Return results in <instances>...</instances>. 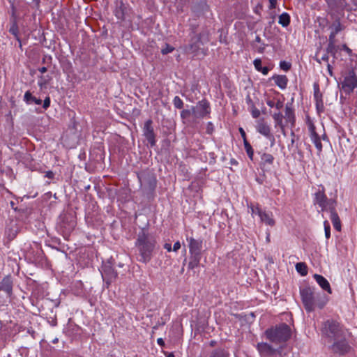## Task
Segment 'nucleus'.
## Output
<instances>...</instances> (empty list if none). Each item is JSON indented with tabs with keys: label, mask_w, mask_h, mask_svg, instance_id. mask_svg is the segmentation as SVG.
Instances as JSON below:
<instances>
[{
	"label": "nucleus",
	"mask_w": 357,
	"mask_h": 357,
	"mask_svg": "<svg viewBox=\"0 0 357 357\" xmlns=\"http://www.w3.org/2000/svg\"><path fill=\"white\" fill-rule=\"evenodd\" d=\"M275 84L281 89H284L288 83V79L286 75H274L272 77Z\"/></svg>",
	"instance_id": "obj_21"
},
{
	"label": "nucleus",
	"mask_w": 357,
	"mask_h": 357,
	"mask_svg": "<svg viewBox=\"0 0 357 357\" xmlns=\"http://www.w3.org/2000/svg\"><path fill=\"white\" fill-rule=\"evenodd\" d=\"M296 269L303 276L306 275L307 273V266L305 263H297L296 265Z\"/></svg>",
	"instance_id": "obj_33"
},
{
	"label": "nucleus",
	"mask_w": 357,
	"mask_h": 357,
	"mask_svg": "<svg viewBox=\"0 0 357 357\" xmlns=\"http://www.w3.org/2000/svg\"><path fill=\"white\" fill-rule=\"evenodd\" d=\"M10 227L11 228H8L6 232L8 233V237L10 239H13L15 237V236L17 234V227L16 226V224L13 222H10Z\"/></svg>",
	"instance_id": "obj_31"
},
{
	"label": "nucleus",
	"mask_w": 357,
	"mask_h": 357,
	"mask_svg": "<svg viewBox=\"0 0 357 357\" xmlns=\"http://www.w3.org/2000/svg\"><path fill=\"white\" fill-rule=\"evenodd\" d=\"M266 241L270 242V233L269 232L266 233Z\"/></svg>",
	"instance_id": "obj_61"
},
{
	"label": "nucleus",
	"mask_w": 357,
	"mask_h": 357,
	"mask_svg": "<svg viewBox=\"0 0 357 357\" xmlns=\"http://www.w3.org/2000/svg\"><path fill=\"white\" fill-rule=\"evenodd\" d=\"M181 248V243L179 241H176L173 246L172 250L177 252Z\"/></svg>",
	"instance_id": "obj_48"
},
{
	"label": "nucleus",
	"mask_w": 357,
	"mask_h": 357,
	"mask_svg": "<svg viewBox=\"0 0 357 357\" xmlns=\"http://www.w3.org/2000/svg\"><path fill=\"white\" fill-rule=\"evenodd\" d=\"M309 131H310V139L312 142L314 144L318 154H319L322 151V144L321 141V137L317 133L315 130V126L313 123H310L309 124Z\"/></svg>",
	"instance_id": "obj_11"
},
{
	"label": "nucleus",
	"mask_w": 357,
	"mask_h": 357,
	"mask_svg": "<svg viewBox=\"0 0 357 357\" xmlns=\"http://www.w3.org/2000/svg\"><path fill=\"white\" fill-rule=\"evenodd\" d=\"M244 147L245 149V151L249 157V158L252 160H253V155H254V151L250 145V144L248 142L247 139H245V142H243Z\"/></svg>",
	"instance_id": "obj_32"
},
{
	"label": "nucleus",
	"mask_w": 357,
	"mask_h": 357,
	"mask_svg": "<svg viewBox=\"0 0 357 357\" xmlns=\"http://www.w3.org/2000/svg\"><path fill=\"white\" fill-rule=\"evenodd\" d=\"M278 23L282 26L286 27L290 23V16L287 13H283L279 16Z\"/></svg>",
	"instance_id": "obj_30"
},
{
	"label": "nucleus",
	"mask_w": 357,
	"mask_h": 357,
	"mask_svg": "<svg viewBox=\"0 0 357 357\" xmlns=\"http://www.w3.org/2000/svg\"><path fill=\"white\" fill-rule=\"evenodd\" d=\"M153 121L151 119L147 120L144 123V126L143 128L144 135L145 136L147 141L150 143L151 146H154L155 144V134L153 131V128L152 127Z\"/></svg>",
	"instance_id": "obj_12"
},
{
	"label": "nucleus",
	"mask_w": 357,
	"mask_h": 357,
	"mask_svg": "<svg viewBox=\"0 0 357 357\" xmlns=\"http://www.w3.org/2000/svg\"><path fill=\"white\" fill-rule=\"evenodd\" d=\"M239 132H240L241 135L243 139V142H245V139H247L245 132L244 131V130L242 128H239Z\"/></svg>",
	"instance_id": "obj_50"
},
{
	"label": "nucleus",
	"mask_w": 357,
	"mask_h": 357,
	"mask_svg": "<svg viewBox=\"0 0 357 357\" xmlns=\"http://www.w3.org/2000/svg\"><path fill=\"white\" fill-rule=\"evenodd\" d=\"M328 211L330 212V218L333 223V227L337 231H340L341 230V222H340V218H339L337 213L335 211V208L332 209V210H328Z\"/></svg>",
	"instance_id": "obj_20"
},
{
	"label": "nucleus",
	"mask_w": 357,
	"mask_h": 357,
	"mask_svg": "<svg viewBox=\"0 0 357 357\" xmlns=\"http://www.w3.org/2000/svg\"><path fill=\"white\" fill-rule=\"evenodd\" d=\"M250 208H251L252 216H254L255 215H257L259 217L260 216V213L259 212H263L264 211L258 206H251Z\"/></svg>",
	"instance_id": "obj_40"
},
{
	"label": "nucleus",
	"mask_w": 357,
	"mask_h": 357,
	"mask_svg": "<svg viewBox=\"0 0 357 357\" xmlns=\"http://www.w3.org/2000/svg\"><path fill=\"white\" fill-rule=\"evenodd\" d=\"M273 119L275 121V127H279L282 132H284V126L283 124V115L280 112H275L273 115Z\"/></svg>",
	"instance_id": "obj_22"
},
{
	"label": "nucleus",
	"mask_w": 357,
	"mask_h": 357,
	"mask_svg": "<svg viewBox=\"0 0 357 357\" xmlns=\"http://www.w3.org/2000/svg\"><path fill=\"white\" fill-rule=\"evenodd\" d=\"M38 84L42 87L43 85H45L46 84V82L45 81H40L38 82Z\"/></svg>",
	"instance_id": "obj_60"
},
{
	"label": "nucleus",
	"mask_w": 357,
	"mask_h": 357,
	"mask_svg": "<svg viewBox=\"0 0 357 357\" xmlns=\"http://www.w3.org/2000/svg\"><path fill=\"white\" fill-rule=\"evenodd\" d=\"M256 129L258 132L264 135L268 139H274L273 135L271 132V127L265 121L264 119H260L257 121Z\"/></svg>",
	"instance_id": "obj_9"
},
{
	"label": "nucleus",
	"mask_w": 357,
	"mask_h": 357,
	"mask_svg": "<svg viewBox=\"0 0 357 357\" xmlns=\"http://www.w3.org/2000/svg\"><path fill=\"white\" fill-rule=\"evenodd\" d=\"M254 66L257 71H260L261 66V61L260 59H256L253 61Z\"/></svg>",
	"instance_id": "obj_44"
},
{
	"label": "nucleus",
	"mask_w": 357,
	"mask_h": 357,
	"mask_svg": "<svg viewBox=\"0 0 357 357\" xmlns=\"http://www.w3.org/2000/svg\"><path fill=\"white\" fill-rule=\"evenodd\" d=\"M328 299L324 295L321 296L320 294H317V298L315 299V307H317L321 309L326 305Z\"/></svg>",
	"instance_id": "obj_29"
},
{
	"label": "nucleus",
	"mask_w": 357,
	"mask_h": 357,
	"mask_svg": "<svg viewBox=\"0 0 357 357\" xmlns=\"http://www.w3.org/2000/svg\"><path fill=\"white\" fill-rule=\"evenodd\" d=\"M300 294L305 310L308 312L314 311L315 309V299L317 298V294L314 289L310 287L301 289Z\"/></svg>",
	"instance_id": "obj_3"
},
{
	"label": "nucleus",
	"mask_w": 357,
	"mask_h": 357,
	"mask_svg": "<svg viewBox=\"0 0 357 357\" xmlns=\"http://www.w3.org/2000/svg\"><path fill=\"white\" fill-rule=\"evenodd\" d=\"M279 93H277V95ZM266 102L270 107H275L276 109L280 110L284 106V98L281 99L278 98V96H273V98L268 96L266 99Z\"/></svg>",
	"instance_id": "obj_14"
},
{
	"label": "nucleus",
	"mask_w": 357,
	"mask_h": 357,
	"mask_svg": "<svg viewBox=\"0 0 357 357\" xmlns=\"http://www.w3.org/2000/svg\"><path fill=\"white\" fill-rule=\"evenodd\" d=\"M331 33H333L335 36L342 30V26L340 22H335L331 26H330Z\"/></svg>",
	"instance_id": "obj_34"
},
{
	"label": "nucleus",
	"mask_w": 357,
	"mask_h": 357,
	"mask_svg": "<svg viewBox=\"0 0 357 357\" xmlns=\"http://www.w3.org/2000/svg\"><path fill=\"white\" fill-rule=\"evenodd\" d=\"M342 48L345 50L348 53L351 52V50L349 47H347L345 45H342Z\"/></svg>",
	"instance_id": "obj_59"
},
{
	"label": "nucleus",
	"mask_w": 357,
	"mask_h": 357,
	"mask_svg": "<svg viewBox=\"0 0 357 357\" xmlns=\"http://www.w3.org/2000/svg\"><path fill=\"white\" fill-rule=\"evenodd\" d=\"M314 99L316 100V105L318 110L320 108L323 109L324 105L321 99V94L319 93V89L318 86H314Z\"/></svg>",
	"instance_id": "obj_25"
},
{
	"label": "nucleus",
	"mask_w": 357,
	"mask_h": 357,
	"mask_svg": "<svg viewBox=\"0 0 357 357\" xmlns=\"http://www.w3.org/2000/svg\"><path fill=\"white\" fill-rule=\"evenodd\" d=\"M328 72L330 73V75H332V71H331V66L330 64H328Z\"/></svg>",
	"instance_id": "obj_62"
},
{
	"label": "nucleus",
	"mask_w": 357,
	"mask_h": 357,
	"mask_svg": "<svg viewBox=\"0 0 357 357\" xmlns=\"http://www.w3.org/2000/svg\"><path fill=\"white\" fill-rule=\"evenodd\" d=\"M274 160V157L269 153H264L261 156V167L264 170L270 169Z\"/></svg>",
	"instance_id": "obj_16"
},
{
	"label": "nucleus",
	"mask_w": 357,
	"mask_h": 357,
	"mask_svg": "<svg viewBox=\"0 0 357 357\" xmlns=\"http://www.w3.org/2000/svg\"><path fill=\"white\" fill-rule=\"evenodd\" d=\"M324 231H325V236L327 239H328L331 236V227L329 222L327 220L324 222Z\"/></svg>",
	"instance_id": "obj_39"
},
{
	"label": "nucleus",
	"mask_w": 357,
	"mask_h": 357,
	"mask_svg": "<svg viewBox=\"0 0 357 357\" xmlns=\"http://www.w3.org/2000/svg\"><path fill=\"white\" fill-rule=\"evenodd\" d=\"M24 100L28 104L34 102L36 105H40L42 103V100L40 99H38L36 97L33 96L29 91L25 92L24 96Z\"/></svg>",
	"instance_id": "obj_26"
},
{
	"label": "nucleus",
	"mask_w": 357,
	"mask_h": 357,
	"mask_svg": "<svg viewBox=\"0 0 357 357\" xmlns=\"http://www.w3.org/2000/svg\"><path fill=\"white\" fill-rule=\"evenodd\" d=\"M201 258L202 255H190V261L188 263V268L192 270L198 267L200 263Z\"/></svg>",
	"instance_id": "obj_23"
},
{
	"label": "nucleus",
	"mask_w": 357,
	"mask_h": 357,
	"mask_svg": "<svg viewBox=\"0 0 357 357\" xmlns=\"http://www.w3.org/2000/svg\"><path fill=\"white\" fill-rule=\"evenodd\" d=\"M192 112L195 118L202 119L210 114V103L206 99H203L192 107Z\"/></svg>",
	"instance_id": "obj_6"
},
{
	"label": "nucleus",
	"mask_w": 357,
	"mask_h": 357,
	"mask_svg": "<svg viewBox=\"0 0 357 357\" xmlns=\"http://www.w3.org/2000/svg\"><path fill=\"white\" fill-rule=\"evenodd\" d=\"M13 282L11 275L5 276L0 282V291H3L10 298L13 294Z\"/></svg>",
	"instance_id": "obj_10"
},
{
	"label": "nucleus",
	"mask_w": 357,
	"mask_h": 357,
	"mask_svg": "<svg viewBox=\"0 0 357 357\" xmlns=\"http://www.w3.org/2000/svg\"><path fill=\"white\" fill-rule=\"evenodd\" d=\"M287 121H289L292 124L294 123L295 117H294V113L292 108L289 106L286 105L285 107V116Z\"/></svg>",
	"instance_id": "obj_28"
},
{
	"label": "nucleus",
	"mask_w": 357,
	"mask_h": 357,
	"mask_svg": "<svg viewBox=\"0 0 357 357\" xmlns=\"http://www.w3.org/2000/svg\"><path fill=\"white\" fill-rule=\"evenodd\" d=\"M213 131V126L212 123L208 122L206 126V132L208 134H211Z\"/></svg>",
	"instance_id": "obj_47"
},
{
	"label": "nucleus",
	"mask_w": 357,
	"mask_h": 357,
	"mask_svg": "<svg viewBox=\"0 0 357 357\" xmlns=\"http://www.w3.org/2000/svg\"><path fill=\"white\" fill-rule=\"evenodd\" d=\"M328 53L324 54L321 57V60H322V61H328Z\"/></svg>",
	"instance_id": "obj_57"
},
{
	"label": "nucleus",
	"mask_w": 357,
	"mask_h": 357,
	"mask_svg": "<svg viewBox=\"0 0 357 357\" xmlns=\"http://www.w3.org/2000/svg\"><path fill=\"white\" fill-rule=\"evenodd\" d=\"M259 72L266 75L268 73L269 68L268 67H262Z\"/></svg>",
	"instance_id": "obj_51"
},
{
	"label": "nucleus",
	"mask_w": 357,
	"mask_h": 357,
	"mask_svg": "<svg viewBox=\"0 0 357 357\" xmlns=\"http://www.w3.org/2000/svg\"><path fill=\"white\" fill-rule=\"evenodd\" d=\"M50 105V98L49 97H47L43 102V107L46 109H47Z\"/></svg>",
	"instance_id": "obj_46"
},
{
	"label": "nucleus",
	"mask_w": 357,
	"mask_h": 357,
	"mask_svg": "<svg viewBox=\"0 0 357 357\" xmlns=\"http://www.w3.org/2000/svg\"><path fill=\"white\" fill-rule=\"evenodd\" d=\"M164 248L166 249L168 252L172 251V245L170 243H165L164 245Z\"/></svg>",
	"instance_id": "obj_54"
},
{
	"label": "nucleus",
	"mask_w": 357,
	"mask_h": 357,
	"mask_svg": "<svg viewBox=\"0 0 357 357\" xmlns=\"http://www.w3.org/2000/svg\"><path fill=\"white\" fill-rule=\"evenodd\" d=\"M265 47V44L261 43V38L259 36H257L253 43V48L255 50L259 53H263L264 52Z\"/></svg>",
	"instance_id": "obj_24"
},
{
	"label": "nucleus",
	"mask_w": 357,
	"mask_h": 357,
	"mask_svg": "<svg viewBox=\"0 0 357 357\" xmlns=\"http://www.w3.org/2000/svg\"><path fill=\"white\" fill-rule=\"evenodd\" d=\"M157 343L160 346V347H164L165 346V341L163 340L162 338H158L157 340Z\"/></svg>",
	"instance_id": "obj_55"
},
{
	"label": "nucleus",
	"mask_w": 357,
	"mask_h": 357,
	"mask_svg": "<svg viewBox=\"0 0 357 357\" xmlns=\"http://www.w3.org/2000/svg\"><path fill=\"white\" fill-rule=\"evenodd\" d=\"M314 278L319 285L327 292L331 294V289L328 280L321 275L314 274Z\"/></svg>",
	"instance_id": "obj_18"
},
{
	"label": "nucleus",
	"mask_w": 357,
	"mask_h": 357,
	"mask_svg": "<svg viewBox=\"0 0 357 357\" xmlns=\"http://www.w3.org/2000/svg\"><path fill=\"white\" fill-rule=\"evenodd\" d=\"M209 357H224L220 351L213 352Z\"/></svg>",
	"instance_id": "obj_49"
},
{
	"label": "nucleus",
	"mask_w": 357,
	"mask_h": 357,
	"mask_svg": "<svg viewBox=\"0 0 357 357\" xmlns=\"http://www.w3.org/2000/svg\"><path fill=\"white\" fill-rule=\"evenodd\" d=\"M338 50V47L336 45V43H328L326 52L327 53L331 54L332 55H335Z\"/></svg>",
	"instance_id": "obj_35"
},
{
	"label": "nucleus",
	"mask_w": 357,
	"mask_h": 357,
	"mask_svg": "<svg viewBox=\"0 0 357 357\" xmlns=\"http://www.w3.org/2000/svg\"><path fill=\"white\" fill-rule=\"evenodd\" d=\"M203 44V41L201 40V36H196L191 40V43L186 47V52L188 53L195 54L200 49L201 45Z\"/></svg>",
	"instance_id": "obj_15"
},
{
	"label": "nucleus",
	"mask_w": 357,
	"mask_h": 357,
	"mask_svg": "<svg viewBox=\"0 0 357 357\" xmlns=\"http://www.w3.org/2000/svg\"><path fill=\"white\" fill-rule=\"evenodd\" d=\"M264 335L273 344L282 345L289 340L291 331L290 327L283 323L266 329Z\"/></svg>",
	"instance_id": "obj_2"
},
{
	"label": "nucleus",
	"mask_w": 357,
	"mask_h": 357,
	"mask_svg": "<svg viewBox=\"0 0 357 357\" xmlns=\"http://www.w3.org/2000/svg\"><path fill=\"white\" fill-rule=\"evenodd\" d=\"M342 90L346 94H350L357 86V77L354 69L346 71L342 75Z\"/></svg>",
	"instance_id": "obj_5"
},
{
	"label": "nucleus",
	"mask_w": 357,
	"mask_h": 357,
	"mask_svg": "<svg viewBox=\"0 0 357 357\" xmlns=\"http://www.w3.org/2000/svg\"><path fill=\"white\" fill-rule=\"evenodd\" d=\"M251 114L253 118H258L260 115V111L257 108L253 107Z\"/></svg>",
	"instance_id": "obj_45"
},
{
	"label": "nucleus",
	"mask_w": 357,
	"mask_h": 357,
	"mask_svg": "<svg viewBox=\"0 0 357 357\" xmlns=\"http://www.w3.org/2000/svg\"><path fill=\"white\" fill-rule=\"evenodd\" d=\"M167 357H174V355L172 353L169 354Z\"/></svg>",
	"instance_id": "obj_64"
},
{
	"label": "nucleus",
	"mask_w": 357,
	"mask_h": 357,
	"mask_svg": "<svg viewBox=\"0 0 357 357\" xmlns=\"http://www.w3.org/2000/svg\"><path fill=\"white\" fill-rule=\"evenodd\" d=\"M155 245L156 240L154 236L144 231L139 233L135 245L141 257L140 261L146 264L151 259L152 252Z\"/></svg>",
	"instance_id": "obj_1"
},
{
	"label": "nucleus",
	"mask_w": 357,
	"mask_h": 357,
	"mask_svg": "<svg viewBox=\"0 0 357 357\" xmlns=\"http://www.w3.org/2000/svg\"><path fill=\"white\" fill-rule=\"evenodd\" d=\"M349 349V347L345 340L335 341L333 344V349L340 354L347 352Z\"/></svg>",
	"instance_id": "obj_17"
},
{
	"label": "nucleus",
	"mask_w": 357,
	"mask_h": 357,
	"mask_svg": "<svg viewBox=\"0 0 357 357\" xmlns=\"http://www.w3.org/2000/svg\"><path fill=\"white\" fill-rule=\"evenodd\" d=\"M237 163L238 162L234 159H231V164H232V165H237Z\"/></svg>",
	"instance_id": "obj_63"
},
{
	"label": "nucleus",
	"mask_w": 357,
	"mask_h": 357,
	"mask_svg": "<svg viewBox=\"0 0 357 357\" xmlns=\"http://www.w3.org/2000/svg\"><path fill=\"white\" fill-rule=\"evenodd\" d=\"M39 72L41 73H45L47 72V69L46 67H42L38 69Z\"/></svg>",
	"instance_id": "obj_58"
},
{
	"label": "nucleus",
	"mask_w": 357,
	"mask_h": 357,
	"mask_svg": "<svg viewBox=\"0 0 357 357\" xmlns=\"http://www.w3.org/2000/svg\"><path fill=\"white\" fill-rule=\"evenodd\" d=\"M192 115V109L191 110H189V109H183L181 112V119H187L190 116Z\"/></svg>",
	"instance_id": "obj_43"
},
{
	"label": "nucleus",
	"mask_w": 357,
	"mask_h": 357,
	"mask_svg": "<svg viewBox=\"0 0 357 357\" xmlns=\"http://www.w3.org/2000/svg\"><path fill=\"white\" fill-rule=\"evenodd\" d=\"M173 50H174L173 47L170 46L168 44H166L165 47L161 50V52L162 54H167L172 52Z\"/></svg>",
	"instance_id": "obj_42"
},
{
	"label": "nucleus",
	"mask_w": 357,
	"mask_h": 357,
	"mask_svg": "<svg viewBox=\"0 0 357 357\" xmlns=\"http://www.w3.org/2000/svg\"><path fill=\"white\" fill-rule=\"evenodd\" d=\"M336 43L335 40V36L333 33H330L329 38H328V43Z\"/></svg>",
	"instance_id": "obj_53"
},
{
	"label": "nucleus",
	"mask_w": 357,
	"mask_h": 357,
	"mask_svg": "<svg viewBox=\"0 0 357 357\" xmlns=\"http://www.w3.org/2000/svg\"><path fill=\"white\" fill-rule=\"evenodd\" d=\"M269 3H270L269 8L271 9H273V8H275V6H276V3H277V1L276 0H269Z\"/></svg>",
	"instance_id": "obj_52"
},
{
	"label": "nucleus",
	"mask_w": 357,
	"mask_h": 357,
	"mask_svg": "<svg viewBox=\"0 0 357 357\" xmlns=\"http://www.w3.org/2000/svg\"><path fill=\"white\" fill-rule=\"evenodd\" d=\"M322 331L328 337H332L336 340L339 337L340 325L337 322L328 320L324 324Z\"/></svg>",
	"instance_id": "obj_7"
},
{
	"label": "nucleus",
	"mask_w": 357,
	"mask_h": 357,
	"mask_svg": "<svg viewBox=\"0 0 357 357\" xmlns=\"http://www.w3.org/2000/svg\"><path fill=\"white\" fill-rule=\"evenodd\" d=\"M45 176L47 177L48 178H53L54 174L52 172L48 171L46 172Z\"/></svg>",
	"instance_id": "obj_56"
},
{
	"label": "nucleus",
	"mask_w": 357,
	"mask_h": 357,
	"mask_svg": "<svg viewBox=\"0 0 357 357\" xmlns=\"http://www.w3.org/2000/svg\"><path fill=\"white\" fill-rule=\"evenodd\" d=\"M9 32L13 34L18 40L20 38H18V26L16 23H13L9 29Z\"/></svg>",
	"instance_id": "obj_38"
},
{
	"label": "nucleus",
	"mask_w": 357,
	"mask_h": 357,
	"mask_svg": "<svg viewBox=\"0 0 357 357\" xmlns=\"http://www.w3.org/2000/svg\"><path fill=\"white\" fill-rule=\"evenodd\" d=\"M173 104L177 109H181L183 107V102L178 96L174 97L173 100Z\"/></svg>",
	"instance_id": "obj_37"
},
{
	"label": "nucleus",
	"mask_w": 357,
	"mask_h": 357,
	"mask_svg": "<svg viewBox=\"0 0 357 357\" xmlns=\"http://www.w3.org/2000/svg\"><path fill=\"white\" fill-rule=\"evenodd\" d=\"M186 240L188 242L190 254L202 255L203 240L195 239L193 237H187Z\"/></svg>",
	"instance_id": "obj_8"
},
{
	"label": "nucleus",
	"mask_w": 357,
	"mask_h": 357,
	"mask_svg": "<svg viewBox=\"0 0 357 357\" xmlns=\"http://www.w3.org/2000/svg\"><path fill=\"white\" fill-rule=\"evenodd\" d=\"M260 213V220L264 224L269 225L271 227H273L275 225V222L273 218V214L271 212H266L264 211L263 212Z\"/></svg>",
	"instance_id": "obj_19"
},
{
	"label": "nucleus",
	"mask_w": 357,
	"mask_h": 357,
	"mask_svg": "<svg viewBox=\"0 0 357 357\" xmlns=\"http://www.w3.org/2000/svg\"><path fill=\"white\" fill-rule=\"evenodd\" d=\"M257 348L259 354L266 357L273 356L276 352V350L273 347V346L266 342L258 343Z\"/></svg>",
	"instance_id": "obj_13"
},
{
	"label": "nucleus",
	"mask_w": 357,
	"mask_h": 357,
	"mask_svg": "<svg viewBox=\"0 0 357 357\" xmlns=\"http://www.w3.org/2000/svg\"><path fill=\"white\" fill-rule=\"evenodd\" d=\"M280 67L284 71H288L291 68V64L287 61H281L280 63Z\"/></svg>",
	"instance_id": "obj_41"
},
{
	"label": "nucleus",
	"mask_w": 357,
	"mask_h": 357,
	"mask_svg": "<svg viewBox=\"0 0 357 357\" xmlns=\"http://www.w3.org/2000/svg\"><path fill=\"white\" fill-rule=\"evenodd\" d=\"M115 15L118 19L123 20L124 18V4L121 1L119 8L116 10Z\"/></svg>",
	"instance_id": "obj_36"
},
{
	"label": "nucleus",
	"mask_w": 357,
	"mask_h": 357,
	"mask_svg": "<svg viewBox=\"0 0 357 357\" xmlns=\"http://www.w3.org/2000/svg\"><path fill=\"white\" fill-rule=\"evenodd\" d=\"M103 271L104 275L107 277L110 282H112L113 280H115L118 275L117 272L112 269L111 267H105Z\"/></svg>",
	"instance_id": "obj_27"
},
{
	"label": "nucleus",
	"mask_w": 357,
	"mask_h": 357,
	"mask_svg": "<svg viewBox=\"0 0 357 357\" xmlns=\"http://www.w3.org/2000/svg\"><path fill=\"white\" fill-rule=\"evenodd\" d=\"M314 203L319 205L322 211H328L336 207V201L333 199H328L324 190H319L314 193Z\"/></svg>",
	"instance_id": "obj_4"
}]
</instances>
